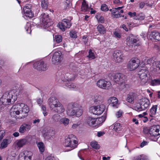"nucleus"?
<instances>
[{"instance_id":"5fc2aeb1","label":"nucleus","mask_w":160,"mask_h":160,"mask_svg":"<svg viewBox=\"0 0 160 160\" xmlns=\"http://www.w3.org/2000/svg\"><path fill=\"white\" fill-rule=\"evenodd\" d=\"M122 114V112L120 111H118L117 112L116 114V116L118 118H120L121 117Z\"/></svg>"},{"instance_id":"b1692460","label":"nucleus","mask_w":160,"mask_h":160,"mask_svg":"<svg viewBox=\"0 0 160 160\" xmlns=\"http://www.w3.org/2000/svg\"><path fill=\"white\" fill-rule=\"evenodd\" d=\"M150 36L152 37L155 40L160 41V33L156 31L152 32L150 34Z\"/></svg>"},{"instance_id":"c756f323","label":"nucleus","mask_w":160,"mask_h":160,"mask_svg":"<svg viewBox=\"0 0 160 160\" xmlns=\"http://www.w3.org/2000/svg\"><path fill=\"white\" fill-rule=\"evenodd\" d=\"M110 101H115V102H110L109 104V105L112 107H116L118 104V99L117 98L114 97L111 98L110 99Z\"/></svg>"},{"instance_id":"c9c22d12","label":"nucleus","mask_w":160,"mask_h":160,"mask_svg":"<svg viewBox=\"0 0 160 160\" xmlns=\"http://www.w3.org/2000/svg\"><path fill=\"white\" fill-rule=\"evenodd\" d=\"M121 124L119 123H116L114 125L113 129H114L115 131H119L121 130Z\"/></svg>"},{"instance_id":"3c124183","label":"nucleus","mask_w":160,"mask_h":160,"mask_svg":"<svg viewBox=\"0 0 160 160\" xmlns=\"http://www.w3.org/2000/svg\"><path fill=\"white\" fill-rule=\"evenodd\" d=\"M114 17L116 18H118L122 17V15L120 13L119 11L118 12V13L114 14Z\"/></svg>"},{"instance_id":"9b49d317","label":"nucleus","mask_w":160,"mask_h":160,"mask_svg":"<svg viewBox=\"0 0 160 160\" xmlns=\"http://www.w3.org/2000/svg\"><path fill=\"white\" fill-rule=\"evenodd\" d=\"M40 23L43 25L44 27H46L50 25L49 24L50 19L48 15L45 13L42 14L40 16Z\"/></svg>"},{"instance_id":"a18cd8bd","label":"nucleus","mask_w":160,"mask_h":160,"mask_svg":"<svg viewBox=\"0 0 160 160\" xmlns=\"http://www.w3.org/2000/svg\"><path fill=\"white\" fill-rule=\"evenodd\" d=\"M42 110L43 111V113L44 114V116H46L47 115L48 113L47 112H46V108L45 106L42 105Z\"/></svg>"},{"instance_id":"f8f14e48","label":"nucleus","mask_w":160,"mask_h":160,"mask_svg":"<svg viewBox=\"0 0 160 160\" xmlns=\"http://www.w3.org/2000/svg\"><path fill=\"white\" fill-rule=\"evenodd\" d=\"M113 56L115 62H116L119 63L122 62L123 60V54L120 51L115 50L113 53Z\"/></svg>"},{"instance_id":"393cba45","label":"nucleus","mask_w":160,"mask_h":160,"mask_svg":"<svg viewBox=\"0 0 160 160\" xmlns=\"http://www.w3.org/2000/svg\"><path fill=\"white\" fill-rule=\"evenodd\" d=\"M97 29L98 31L101 34H103L106 33V29L102 24L98 25L97 27Z\"/></svg>"},{"instance_id":"a211bd4d","label":"nucleus","mask_w":160,"mask_h":160,"mask_svg":"<svg viewBox=\"0 0 160 160\" xmlns=\"http://www.w3.org/2000/svg\"><path fill=\"white\" fill-rule=\"evenodd\" d=\"M97 118H93L90 117L88 118L87 119V123L88 125L92 127H98V123L97 121L96 123Z\"/></svg>"},{"instance_id":"f704fd0d","label":"nucleus","mask_w":160,"mask_h":160,"mask_svg":"<svg viewBox=\"0 0 160 160\" xmlns=\"http://www.w3.org/2000/svg\"><path fill=\"white\" fill-rule=\"evenodd\" d=\"M88 8V5L86 4V2L84 1L82 2V7L81 8V10L82 11H86L87 9Z\"/></svg>"},{"instance_id":"ddd939ff","label":"nucleus","mask_w":160,"mask_h":160,"mask_svg":"<svg viewBox=\"0 0 160 160\" xmlns=\"http://www.w3.org/2000/svg\"><path fill=\"white\" fill-rule=\"evenodd\" d=\"M139 61L137 59H131L128 64V68L130 71L136 69L139 66Z\"/></svg>"},{"instance_id":"7c9ffc66","label":"nucleus","mask_w":160,"mask_h":160,"mask_svg":"<svg viewBox=\"0 0 160 160\" xmlns=\"http://www.w3.org/2000/svg\"><path fill=\"white\" fill-rule=\"evenodd\" d=\"M9 140L7 139H4L1 144V146L0 148L1 149L6 148L9 143Z\"/></svg>"},{"instance_id":"49530a36","label":"nucleus","mask_w":160,"mask_h":160,"mask_svg":"<svg viewBox=\"0 0 160 160\" xmlns=\"http://www.w3.org/2000/svg\"><path fill=\"white\" fill-rule=\"evenodd\" d=\"M69 34L71 38H76L77 37V34L74 32L72 31L70 32Z\"/></svg>"},{"instance_id":"bf43d9fd","label":"nucleus","mask_w":160,"mask_h":160,"mask_svg":"<svg viewBox=\"0 0 160 160\" xmlns=\"http://www.w3.org/2000/svg\"><path fill=\"white\" fill-rule=\"evenodd\" d=\"M104 133L103 132H98L97 136L98 137H100L102 136Z\"/></svg>"},{"instance_id":"f3484780","label":"nucleus","mask_w":160,"mask_h":160,"mask_svg":"<svg viewBox=\"0 0 160 160\" xmlns=\"http://www.w3.org/2000/svg\"><path fill=\"white\" fill-rule=\"evenodd\" d=\"M60 102L55 97H52L49 98L48 101V103L51 109L52 110Z\"/></svg>"},{"instance_id":"864d4df0","label":"nucleus","mask_w":160,"mask_h":160,"mask_svg":"<svg viewBox=\"0 0 160 160\" xmlns=\"http://www.w3.org/2000/svg\"><path fill=\"white\" fill-rule=\"evenodd\" d=\"M114 34L117 38H119L121 37L120 33L116 32H115L114 33Z\"/></svg>"},{"instance_id":"c85d7f7f","label":"nucleus","mask_w":160,"mask_h":160,"mask_svg":"<svg viewBox=\"0 0 160 160\" xmlns=\"http://www.w3.org/2000/svg\"><path fill=\"white\" fill-rule=\"evenodd\" d=\"M145 18V16L144 14L141 13L137 14V16L134 18V19L141 21L144 20Z\"/></svg>"},{"instance_id":"c03bdc74","label":"nucleus","mask_w":160,"mask_h":160,"mask_svg":"<svg viewBox=\"0 0 160 160\" xmlns=\"http://www.w3.org/2000/svg\"><path fill=\"white\" fill-rule=\"evenodd\" d=\"M5 132L4 130L0 131V141L2 140L5 135Z\"/></svg>"},{"instance_id":"aec40b11","label":"nucleus","mask_w":160,"mask_h":160,"mask_svg":"<svg viewBox=\"0 0 160 160\" xmlns=\"http://www.w3.org/2000/svg\"><path fill=\"white\" fill-rule=\"evenodd\" d=\"M31 128V125L25 123L23 124L20 127L19 130V132L21 133H23L27 130H29Z\"/></svg>"},{"instance_id":"2f4dec72","label":"nucleus","mask_w":160,"mask_h":160,"mask_svg":"<svg viewBox=\"0 0 160 160\" xmlns=\"http://www.w3.org/2000/svg\"><path fill=\"white\" fill-rule=\"evenodd\" d=\"M37 145L40 152L41 153L43 152L45 150V147L43 143L39 142L37 144Z\"/></svg>"},{"instance_id":"de8ad7c7","label":"nucleus","mask_w":160,"mask_h":160,"mask_svg":"<svg viewBox=\"0 0 160 160\" xmlns=\"http://www.w3.org/2000/svg\"><path fill=\"white\" fill-rule=\"evenodd\" d=\"M106 117L105 116H102L98 119V121L101 122V123L103 122L105 120Z\"/></svg>"},{"instance_id":"13d9d810","label":"nucleus","mask_w":160,"mask_h":160,"mask_svg":"<svg viewBox=\"0 0 160 160\" xmlns=\"http://www.w3.org/2000/svg\"><path fill=\"white\" fill-rule=\"evenodd\" d=\"M134 160H146L145 159L143 158H141V156H140V157H138L136 158H134Z\"/></svg>"},{"instance_id":"dca6fc26","label":"nucleus","mask_w":160,"mask_h":160,"mask_svg":"<svg viewBox=\"0 0 160 160\" xmlns=\"http://www.w3.org/2000/svg\"><path fill=\"white\" fill-rule=\"evenodd\" d=\"M60 29L62 31H64L66 28H69L71 24L68 20L64 19L61 23L58 24Z\"/></svg>"},{"instance_id":"ea45409f","label":"nucleus","mask_w":160,"mask_h":160,"mask_svg":"<svg viewBox=\"0 0 160 160\" xmlns=\"http://www.w3.org/2000/svg\"><path fill=\"white\" fill-rule=\"evenodd\" d=\"M55 39L57 42L59 43L62 41V36L60 35H56L55 37Z\"/></svg>"},{"instance_id":"6e6d98bb","label":"nucleus","mask_w":160,"mask_h":160,"mask_svg":"<svg viewBox=\"0 0 160 160\" xmlns=\"http://www.w3.org/2000/svg\"><path fill=\"white\" fill-rule=\"evenodd\" d=\"M145 5V3L143 2H141L139 4L140 8H143Z\"/></svg>"},{"instance_id":"2eb2a0df","label":"nucleus","mask_w":160,"mask_h":160,"mask_svg":"<svg viewBox=\"0 0 160 160\" xmlns=\"http://www.w3.org/2000/svg\"><path fill=\"white\" fill-rule=\"evenodd\" d=\"M62 57L61 52H55L52 57V61L53 63L55 64L60 62L62 60Z\"/></svg>"},{"instance_id":"cd10ccee","label":"nucleus","mask_w":160,"mask_h":160,"mask_svg":"<svg viewBox=\"0 0 160 160\" xmlns=\"http://www.w3.org/2000/svg\"><path fill=\"white\" fill-rule=\"evenodd\" d=\"M157 106H158L157 105H153L150 109V112L151 113L150 116L151 117H153V115L156 114L157 109Z\"/></svg>"},{"instance_id":"5701e85b","label":"nucleus","mask_w":160,"mask_h":160,"mask_svg":"<svg viewBox=\"0 0 160 160\" xmlns=\"http://www.w3.org/2000/svg\"><path fill=\"white\" fill-rule=\"evenodd\" d=\"M127 44L129 47H132L133 45H136L135 43H136L137 41L136 39L131 38L129 37H128L127 39Z\"/></svg>"},{"instance_id":"37998d69","label":"nucleus","mask_w":160,"mask_h":160,"mask_svg":"<svg viewBox=\"0 0 160 160\" xmlns=\"http://www.w3.org/2000/svg\"><path fill=\"white\" fill-rule=\"evenodd\" d=\"M88 57L89 58H91L92 59L95 58L94 54L92 52L91 50H90L89 51Z\"/></svg>"},{"instance_id":"6e6552de","label":"nucleus","mask_w":160,"mask_h":160,"mask_svg":"<svg viewBox=\"0 0 160 160\" xmlns=\"http://www.w3.org/2000/svg\"><path fill=\"white\" fill-rule=\"evenodd\" d=\"M97 84L98 87L103 89H108L112 86L110 82L103 79L98 81Z\"/></svg>"},{"instance_id":"0e129e2a","label":"nucleus","mask_w":160,"mask_h":160,"mask_svg":"<svg viewBox=\"0 0 160 160\" xmlns=\"http://www.w3.org/2000/svg\"><path fill=\"white\" fill-rule=\"evenodd\" d=\"M27 110L25 108H22V112H23V113H24V114H26L28 112L27 111Z\"/></svg>"},{"instance_id":"473e14b6","label":"nucleus","mask_w":160,"mask_h":160,"mask_svg":"<svg viewBox=\"0 0 160 160\" xmlns=\"http://www.w3.org/2000/svg\"><path fill=\"white\" fill-rule=\"evenodd\" d=\"M90 145L91 147L96 149H99L100 148L99 145L96 142H91Z\"/></svg>"},{"instance_id":"4d7b16f0","label":"nucleus","mask_w":160,"mask_h":160,"mask_svg":"<svg viewBox=\"0 0 160 160\" xmlns=\"http://www.w3.org/2000/svg\"><path fill=\"white\" fill-rule=\"evenodd\" d=\"M147 143V142L146 141H143L141 143L140 146L141 147H143L145 145H146Z\"/></svg>"},{"instance_id":"39448f33","label":"nucleus","mask_w":160,"mask_h":160,"mask_svg":"<svg viewBox=\"0 0 160 160\" xmlns=\"http://www.w3.org/2000/svg\"><path fill=\"white\" fill-rule=\"evenodd\" d=\"M113 79L114 82L118 85H122L125 84V76L122 73L116 74L114 77Z\"/></svg>"},{"instance_id":"a878e982","label":"nucleus","mask_w":160,"mask_h":160,"mask_svg":"<svg viewBox=\"0 0 160 160\" xmlns=\"http://www.w3.org/2000/svg\"><path fill=\"white\" fill-rule=\"evenodd\" d=\"M136 96L134 94H130L128 95L127 101L131 103H134V100Z\"/></svg>"},{"instance_id":"774afa93","label":"nucleus","mask_w":160,"mask_h":160,"mask_svg":"<svg viewBox=\"0 0 160 160\" xmlns=\"http://www.w3.org/2000/svg\"><path fill=\"white\" fill-rule=\"evenodd\" d=\"M45 160H53V158L51 156L48 157H47Z\"/></svg>"},{"instance_id":"4be33fe9","label":"nucleus","mask_w":160,"mask_h":160,"mask_svg":"<svg viewBox=\"0 0 160 160\" xmlns=\"http://www.w3.org/2000/svg\"><path fill=\"white\" fill-rule=\"evenodd\" d=\"M28 154V155H25L24 153L23 154V155L21 156L19 155L18 160H31V157L30 155L31 152H27Z\"/></svg>"},{"instance_id":"f257e3e1","label":"nucleus","mask_w":160,"mask_h":160,"mask_svg":"<svg viewBox=\"0 0 160 160\" xmlns=\"http://www.w3.org/2000/svg\"><path fill=\"white\" fill-rule=\"evenodd\" d=\"M67 113L70 116H75L79 117L82 114L83 111L80 105L77 103L71 102L68 106Z\"/></svg>"},{"instance_id":"72a5a7b5","label":"nucleus","mask_w":160,"mask_h":160,"mask_svg":"<svg viewBox=\"0 0 160 160\" xmlns=\"http://www.w3.org/2000/svg\"><path fill=\"white\" fill-rule=\"evenodd\" d=\"M151 84L153 86L160 85V78L152 80L151 82Z\"/></svg>"},{"instance_id":"58836bf2","label":"nucleus","mask_w":160,"mask_h":160,"mask_svg":"<svg viewBox=\"0 0 160 160\" xmlns=\"http://www.w3.org/2000/svg\"><path fill=\"white\" fill-rule=\"evenodd\" d=\"M60 121L65 126H67L68 124L69 120L68 118H65L62 119Z\"/></svg>"},{"instance_id":"e2e57ef3","label":"nucleus","mask_w":160,"mask_h":160,"mask_svg":"<svg viewBox=\"0 0 160 160\" xmlns=\"http://www.w3.org/2000/svg\"><path fill=\"white\" fill-rule=\"evenodd\" d=\"M13 135L15 137H17L19 136V133L18 132H15L13 134Z\"/></svg>"},{"instance_id":"603ef678","label":"nucleus","mask_w":160,"mask_h":160,"mask_svg":"<svg viewBox=\"0 0 160 160\" xmlns=\"http://www.w3.org/2000/svg\"><path fill=\"white\" fill-rule=\"evenodd\" d=\"M143 132L145 134H148L149 133V129H148L147 128H144L143 129Z\"/></svg>"},{"instance_id":"0eeeda50","label":"nucleus","mask_w":160,"mask_h":160,"mask_svg":"<svg viewBox=\"0 0 160 160\" xmlns=\"http://www.w3.org/2000/svg\"><path fill=\"white\" fill-rule=\"evenodd\" d=\"M105 107L103 105H101L99 106H93L91 107L90 110L93 114L99 115L101 114L105 110Z\"/></svg>"},{"instance_id":"bb28decb","label":"nucleus","mask_w":160,"mask_h":160,"mask_svg":"<svg viewBox=\"0 0 160 160\" xmlns=\"http://www.w3.org/2000/svg\"><path fill=\"white\" fill-rule=\"evenodd\" d=\"M27 142V140L26 139H22L18 141L17 144L18 147H22L26 144Z\"/></svg>"},{"instance_id":"f03ea898","label":"nucleus","mask_w":160,"mask_h":160,"mask_svg":"<svg viewBox=\"0 0 160 160\" xmlns=\"http://www.w3.org/2000/svg\"><path fill=\"white\" fill-rule=\"evenodd\" d=\"M138 75L141 79V83L144 85L147 83L148 80L149 75L148 71L146 68L140 69L138 72Z\"/></svg>"},{"instance_id":"4468645a","label":"nucleus","mask_w":160,"mask_h":160,"mask_svg":"<svg viewBox=\"0 0 160 160\" xmlns=\"http://www.w3.org/2000/svg\"><path fill=\"white\" fill-rule=\"evenodd\" d=\"M150 104V101L148 98H142L140 100L139 102L140 108L142 110H145L148 107Z\"/></svg>"},{"instance_id":"8fccbe9b","label":"nucleus","mask_w":160,"mask_h":160,"mask_svg":"<svg viewBox=\"0 0 160 160\" xmlns=\"http://www.w3.org/2000/svg\"><path fill=\"white\" fill-rule=\"evenodd\" d=\"M155 64L156 67L158 68V70H160V61H156Z\"/></svg>"},{"instance_id":"7ed1b4c3","label":"nucleus","mask_w":160,"mask_h":160,"mask_svg":"<svg viewBox=\"0 0 160 160\" xmlns=\"http://www.w3.org/2000/svg\"><path fill=\"white\" fill-rule=\"evenodd\" d=\"M6 93L4 94L1 98L0 101L2 102V104L4 105H6L14 103L16 100L15 96L12 95H9L7 97Z\"/></svg>"},{"instance_id":"052dcab7","label":"nucleus","mask_w":160,"mask_h":160,"mask_svg":"<svg viewBox=\"0 0 160 160\" xmlns=\"http://www.w3.org/2000/svg\"><path fill=\"white\" fill-rule=\"evenodd\" d=\"M7 160H14V159L12 156H10L7 158Z\"/></svg>"},{"instance_id":"20e7f679","label":"nucleus","mask_w":160,"mask_h":160,"mask_svg":"<svg viewBox=\"0 0 160 160\" xmlns=\"http://www.w3.org/2000/svg\"><path fill=\"white\" fill-rule=\"evenodd\" d=\"M74 136L72 134L69 135L65 140V146L66 147H69L72 150L75 148L77 146L78 142L74 140L73 138Z\"/></svg>"},{"instance_id":"6ab92c4d","label":"nucleus","mask_w":160,"mask_h":160,"mask_svg":"<svg viewBox=\"0 0 160 160\" xmlns=\"http://www.w3.org/2000/svg\"><path fill=\"white\" fill-rule=\"evenodd\" d=\"M23 11L26 14V16L30 18H32L34 16L33 13L31 11V9L30 8L29 6H27L23 8Z\"/></svg>"},{"instance_id":"680f3d73","label":"nucleus","mask_w":160,"mask_h":160,"mask_svg":"<svg viewBox=\"0 0 160 160\" xmlns=\"http://www.w3.org/2000/svg\"><path fill=\"white\" fill-rule=\"evenodd\" d=\"M42 102V101L40 98H39L37 100V102L38 104L41 105Z\"/></svg>"},{"instance_id":"69168bd1","label":"nucleus","mask_w":160,"mask_h":160,"mask_svg":"<svg viewBox=\"0 0 160 160\" xmlns=\"http://www.w3.org/2000/svg\"><path fill=\"white\" fill-rule=\"evenodd\" d=\"M79 124H73L72 126V128H73V129H75L79 125Z\"/></svg>"},{"instance_id":"9d476101","label":"nucleus","mask_w":160,"mask_h":160,"mask_svg":"<svg viewBox=\"0 0 160 160\" xmlns=\"http://www.w3.org/2000/svg\"><path fill=\"white\" fill-rule=\"evenodd\" d=\"M43 137L46 139L50 138L54 134L53 129L49 127L45 128L43 130Z\"/></svg>"},{"instance_id":"412c9836","label":"nucleus","mask_w":160,"mask_h":160,"mask_svg":"<svg viewBox=\"0 0 160 160\" xmlns=\"http://www.w3.org/2000/svg\"><path fill=\"white\" fill-rule=\"evenodd\" d=\"M52 110L55 112L59 113L64 112V108L60 102L59 103H58V104H57V106L55 107Z\"/></svg>"},{"instance_id":"423d86ee","label":"nucleus","mask_w":160,"mask_h":160,"mask_svg":"<svg viewBox=\"0 0 160 160\" xmlns=\"http://www.w3.org/2000/svg\"><path fill=\"white\" fill-rule=\"evenodd\" d=\"M33 68L39 71H44L48 69V66L43 61H38L33 64Z\"/></svg>"},{"instance_id":"09e8293b","label":"nucleus","mask_w":160,"mask_h":160,"mask_svg":"<svg viewBox=\"0 0 160 160\" xmlns=\"http://www.w3.org/2000/svg\"><path fill=\"white\" fill-rule=\"evenodd\" d=\"M97 18L98 21L101 23H103L104 22L105 20L104 18L102 16H101L99 18Z\"/></svg>"},{"instance_id":"338daca9","label":"nucleus","mask_w":160,"mask_h":160,"mask_svg":"<svg viewBox=\"0 0 160 160\" xmlns=\"http://www.w3.org/2000/svg\"><path fill=\"white\" fill-rule=\"evenodd\" d=\"M40 120L39 119H35L33 121V123L35 124L37 123H39L40 122Z\"/></svg>"},{"instance_id":"e433bc0d","label":"nucleus","mask_w":160,"mask_h":160,"mask_svg":"<svg viewBox=\"0 0 160 160\" xmlns=\"http://www.w3.org/2000/svg\"><path fill=\"white\" fill-rule=\"evenodd\" d=\"M52 119L55 122H58L60 119V116L58 114H55L52 117Z\"/></svg>"},{"instance_id":"4c0bfd02","label":"nucleus","mask_w":160,"mask_h":160,"mask_svg":"<svg viewBox=\"0 0 160 160\" xmlns=\"http://www.w3.org/2000/svg\"><path fill=\"white\" fill-rule=\"evenodd\" d=\"M48 2L47 0H42V6L43 8L46 9L48 7Z\"/></svg>"},{"instance_id":"a19ab883","label":"nucleus","mask_w":160,"mask_h":160,"mask_svg":"<svg viewBox=\"0 0 160 160\" xmlns=\"http://www.w3.org/2000/svg\"><path fill=\"white\" fill-rule=\"evenodd\" d=\"M101 10L103 11H107L108 10L107 6L105 4H102L101 6Z\"/></svg>"},{"instance_id":"79ce46f5","label":"nucleus","mask_w":160,"mask_h":160,"mask_svg":"<svg viewBox=\"0 0 160 160\" xmlns=\"http://www.w3.org/2000/svg\"><path fill=\"white\" fill-rule=\"evenodd\" d=\"M66 86L69 88H75L76 87V86L73 83H71L70 82L67 83Z\"/></svg>"},{"instance_id":"1a4fd4ad","label":"nucleus","mask_w":160,"mask_h":160,"mask_svg":"<svg viewBox=\"0 0 160 160\" xmlns=\"http://www.w3.org/2000/svg\"><path fill=\"white\" fill-rule=\"evenodd\" d=\"M149 134L152 136L157 137L160 135V126L153 125L149 128Z\"/></svg>"}]
</instances>
